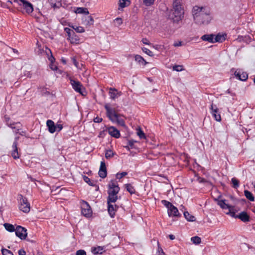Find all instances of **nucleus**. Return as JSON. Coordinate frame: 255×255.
Segmentation results:
<instances>
[{
	"label": "nucleus",
	"mask_w": 255,
	"mask_h": 255,
	"mask_svg": "<svg viewBox=\"0 0 255 255\" xmlns=\"http://www.w3.org/2000/svg\"><path fill=\"white\" fill-rule=\"evenodd\" d=\"M244 194L246 197L249 200L251 201H255V197L253 195V194L249 191L248 190H245L244 191Z\"/></svg>",
	"instance_id": "30"
},
{
	"label": "nucleus",
	"mask_w": 255,
	"mask_h": 255,
	"mask_svg": "<svg viewBox=\"0 0 255 255\" xmlns=\"http://www.w3.org/2000/svg\"><path fill=\"white\" fill-rule=\"evenodd\" d=\"M227 35L225 34H221L220 33L218 34L216 36H214V43L215 42H222L225 41L226 39V37Z\"/></svg>",
	"instance_id": "23"
},
{
	"label": "nucleus",
	"mask_w": 255,
	"mask_h": 255,
	"mask_svg": "<svg viewBox=\"0 0 255 255\" xmlns=\"http://www.w3.org/2000/svg\"><path fill=\"white\" fill-rule=\"evenodd\" d=\"M19 255H25L26 252L23 249H20L18 252Z\"/></svg>",
	"instance_id": "61"
},
{
	"label": "nucleus",
	"mask_w": 255,
	"mask_h": 255,
	"mask_svg": "<svg viewBox=\"0 0 255 255\" xmlns=\"http://www.w3.org/2000/svg\"><path fill=\"white\" fill-rule=\"evenodd\" d=\"M81 213L86 217H90L92 214V209L89 204L86 201H83L81 205Z\"/></svg>",
	"instance_id": "9"
},
{
	"label": "nucleus",
	"mask_w": 255,
	"mask_h": 255,
	"mask_svg": "<svg viewBox=\"0 0 255 255\" xmlns=\"http://www.w3.org/2000/svg\"><path fill=\"white\" fill-rule=\"evenodd\" d=\"M103 121L102 118L97 117L94 119V122L97 123H100Z\"/></svg>",
	"instance_id": "55"
},
{
	"label": "nucleus",
	"mask_w": 255,
	"mask_h": 255,
	"mask_svg": "<svg viewBox=\"0 0 255 255\" xmlns=\"http://www.w3.org/2000/svg\"><path fill=\"white\" fill-rule=\"evenodd\" d=\"M218 201L217 204L220 207L223 209H228V211L231 209L234 208V207L231 205H229L226 203V200H217Z\"/></svg>",
	"instance_id": "18"
},
{
	"label": "nucleus",
	"mask_w": 255,
	"mask_h": 255,
	"mask_svg": "<svg viewBox=\"0 0 255 255\" xmlns=\"http://www.w3.org/2000/svg\"><path fill=\"white\" fill-rule=\"evenodd\" d=\"M15 235L21 240L25 239L27 236L26 230L20 226H17L15 229Z\"/></svg>",
	"instance_id": "11"
},
{
	"label": "nucleus",
	"mask_w": 255,
	"mask_h": 255,
	"mask_svg": "<svg viewBox=\"0 0 255 255\" xmlns=\"http://www.w3.org/2000/svg\"><path fill=\"white\" fill-rule=\"evenodd\" d=\"M4 120L7 126H8L9 127L11 128L12 129H15L17 130V133L18 132L21 127V124L20 123L13 122L10 120V119L7 116L4 117Z\"/></svg>",
	"instance_id": "10"
},
{
	"label": "nucleus",
	"mask_w": 255,
	"mask_h": 255,
	"mask_svg": "<svg viewBox=\"0 0 255 255\" xmlns=\"http://www.w3.org/2000/svg\"><path fill=\"white\" fill-rule=\"evenodd\" d=\"M210 110H211V113L215 120L218 122H220L221 121V117L219 112V109L217 108L216 106L212 104L210 108Z\"/></svg>",
	"instance_id": "13"
},
{
	"label": "nucleus",
	"mask_w": 255,
	"mask_h": 255,
	"mask_svg": "<svg viewBox=\"0 0 255 255\" xmlns=\"http://www.w3.org/2000/svg\"><path fill=\"white\" fill-rule=\"evenodd\" d=\"M115 154V153H114L112 150H106L105 153V157L108 159H110L112 158L114 155Z\"/></svg>",
	"instance_id": "37"
},
{
	"label": "nucleus",
	"mask_w": 255,
	"mask_h": 255,
	"mask_svg": "<svg viewBox=\"0 0 255 255\" xmlns=\"http://www.w3.org/2000/svg\"><path fill=\"white\" fill-rule=\"evenodd\" d=\"M50 67L53 71H55L58 69L57 67L53 63H50Z\"/></svg>",
	"instance_id": "59"
},
{
	"label": "nucleus",
	"mask_w": 255,
	"mask_h": 255,
	"mask_svg": "<svg viewBox=\"0 0 255 255\" xmlns=\"http://www.w3.org/2000/svg\"><path fill=\"white\" fill-rule=\"evenodd\" d=\"M55 126H56V131L58 132L60 131L63 128V126L61 124H57Z\"/></svg>",
	"instance_id": "57"
},
{
	"label": "nucleus",
	"mask_w": 255,
	"mask_h": 255,
	"mask_svg": "<svg viewBox=\"0 0 255 255\" xmlns=\"http://www.w3.org/2000/svg\"><path fill=\"white\" fill-rule=\"evenodd\" d=\"M3 225L5 229L8 232H12L15 231V229L14 228V226L12 224L5 223Z\"/></svg>",
	"instance_id": "35"
},
{
	"label": "nucleus",
	"mask_w": 255,
	"mask_h": 255,
	"mask_svg": "<svg viewBox=\"0 0 255 255\" xmlns=\"http://www.w3.org/2000/svg\"><path fill=\"white\" fill-rule=\"evenodd\" d=\"M197 180L199 183H205L207 182L206 180L204 178L198 177Z\"/></svg>",
	"instance_id": "60"
},
{
	"label": "nucleus",
	"mask_w": 255,
	"mask_h": 255,
	"mask_svg": "<svg viewBox=\"0 0 255 255\" xmlns=\"http://www.w3.org/2000/svg\"><path fill=\"white\" fill-rule=\"evenodd\" d=\"M45 52L48 56V59L50 61L51 63H53L55 61V58L52 54L51 50L47 47H46Z\"/></svg>",
	"instance_id": "28"
},
{
	"label": "nucleus",
	"mask_w": 255,
	"mask_h": 255,
	"mask_svg": "<svg viewBox=\"0 0 255 255\" xmlns=\"http://www.w3.org/2000/svg\"><path fill=\"white\" fill-rule=\"evenodd\" d=\"M115 25L117 26L121 25L123 23V20L121 18L118 17L114 20Z\"/></svg>",
	"instance_id": "48"
},
{
	"label": "nucleus",
	"mask_w": 255,
	"mask_h": 255,
	"mask_svg": "<svg viewBox=\"0 0 255 255\" xmlns=\"http://www.w3.org/2000/svg\"><path fill=\"white\" fill-rule=\"evenodd\" d=\"M118 199L117 195H114L113 194H108L107 203H115L117 201Z\"/></svg>",
	"instance_id": "25"
},
{
	"label": "nucleus",
	"mask_w": 255,
	"mask_h": 255,
	"mask_svg": "<svg viewBox=\"0 0 255 255\" xmlns=\"http://www.w3.org/2000/svg\"><path fill=\"white\" fill-rule=\"evenodd\" d=\"M252 38L249 35L243 36V41L246 43H249L251 41Z\"/></svg>",
	"instance_id": "53"
},
{
	"label": "nucleus",
	"mask_w": 255,
	"mask_h": 255,
	"mask_svg": "<svg viewBox=\"0 0 255 255\" xmlns=\"http://www.w3.org/2000/svg\"><path fill=\"white\" fill-rule=\"evenodd\" d=\"M184 10L181 7L173 8L171 13L169 15L170 17L173 19L174 22H178L183 17Z\"/></svg>",
	"instance_id": "4"
},
{
	"label": "nucleus",
	"mask_w": 255,
	"mask_h": 255,
	"mask_svg": "<svg viewBox=\"0 0 255 255\" xmlns=\"http://www.w3.org/2000/svg\"><path fill=\"white\" fill-rule=\"evenodd\" d=\"M128 174V173L127 172H123L122 173H118L116 174V178L119 179H121L123 177L125 176Z\"/></svg>",
	"instance_id": "49"
},
{
	"label": "nucleus",
	"mask_w": 255,
	"mask_h": 255,
	"mask_svg": "<svg viewBox=\"0 0 255 255\" xmlns=\"http://www.w3.org/2000/svg\"><path fill=\"white\" fill-rule=\"evenodd\" d=\"M19 209L24 213H27L30 211V205L26 197L22 195H18Z\"/></svg>",
	"instance_id": "3"
},
{
	"label": "nucleus",
	"mask_w": 255,
	"mask_h": 255,
	"mask_svg": "<svg viewBox=\"0 0 255 255\" xmlns=\"http://www.w3.org/2000/svg\"><path fill=\"white\" fill-rule=\"evenodd\" d=\"M108 212L111 218H114L115 216V213L119 206L116 204L113 205L112 203L108 204Z\"/></svg>",
	"instance_id": "16"
},
{
	"label": "nucleus",
	"mask_w": 255,
	"mask_h": 255,
	"mask_svg": "<svg viewBox=\"0 0 255 255\" xmlns=\"http://www.w3.org/2000/svg\"><path fill=\"white\" fill-rule=\"evenodd\" d=\"M184 216L185 219L188 221L193 222L195 221L196 220V218L194 216L190 215L188 212H184Z\"/></svg>",
	"instance_id": "32"
},
{
	"label": "nucleus",
	"mask_w": 255,
	"mask_h": 255,
	"mask_svg": "<svg viewBox=\"0 0 255 255\" xmlns=\"http://www.w3.org/2000/svg\"><path fill=\"white\" fill-rule=\"evenodd\" d=\"M232 183L233 184L232 187L235 189L239 187V181L236 178H232Z\"/></svg>",
	"instance_id": "38"
},
{
	"label": "nucleus",
	"mask_w": 255,
	"mask_h": 255,
	"mask_svg": "<svg viewBox=\"0 0 255 255\" xmlns=\"http://www.w3.org/2000/svg\"><path fill=\"white\" fill-rule=\"evenodd\" d=\"M214 36L213 34H205L201 37V39L205 41H208L210 43H214Z\"/></svg>",
	"instance_id": "22"
},
{
	"label": "nucleus",
	"mask_w": 255,
	"mask_h": 255,
	"mask_svg": "<svg viewBox=\"0 0 255 255\" xmlns=\"http://www.w3.org/2000/svg\"><path fill=\"white\" fill-rule=\"evenodd\" d=\"M46 125L48 128V131L51 133H53L56 131V126L53 121L48 120L46 122Z\"/></svg>",
	"instance_id": "19"
},
{
	"label": "nucleus",
	"mask_w": 255,
	"mask_h": 255,
	"mask_svg": "<svg viewBox=\"0 0 255 255\" xmlns=\"http://www.w3.org/2000/svg\"><path fill=\"white\" fill-rule=\"evenodd\" d=\"M125 187L127 190L130 193V194H132L135 193V189L134 187L130 184H125Z\"/></svg>",
	"instance_id": "36"
},
{
	"label": "nucleus",
	"mask_w": 255,
	"mask_h": 255,
	"mask_svg": "<svg viewBox=\"0 0 255 255\" xmlns=\"http://www.w3.org/2000/svg\"><path fill=\"white\" fill-rule=\"evenodd\" d=\"M135 60L139 64L142 65H145L147 63L146 61L143 59L142 57L139 55H135L134 56Z\"/></svg>",
	"instance_id": "26"
},
{
	"label": "nucleus",
	"mask_w": 255,
	"mask_h": 255,
	"mask_svg": "<svg viewBox=\"0 0 255 255\" xmlns=\"http://www.w3.org/2000/svg\"><path fill=\"white\" fill-rule=\"evenodd\" d=\"M168 215L169 217H176L181 216V214L179 213L178 209L174 205L168 210Z\"/></svg>",
	"instance_id": "17"
},
{
	"label": "nucleus",
	"mask_w": 255,
	"mask_h": 255,
	"mask_svg": "<svg viewBox=\"0 0 255 255\" xmlns=\"http://www.w3.org/2000/svg\"><path fill=\"white\" fill-rule=\"evenodd\" d=\"M75 12L76 13H84L87 15L89 13L88 8L86 7H77Z\"/></svg>",
	"instance_id": "27"
},
{
	"label": "nucleus",
	"mask_w": 255,
	"mask_h": 255,
	"mask_svg": "<svg viewBox=\"0 0 255 255\" xmlns=\"http://www.w3.org/2000/svg\"><path fill=\"white\" fill-rule=\"evenodd\" d=\"M173 70L177 72L181 71L183 70V66L180 65H175L173 66Z\"/></svg>",
	"instance_id": "46"
},
{
	"label": "nucleus",
	"mask_w": 255,
	"mask_h": 255,
	"mask_svg": "<svg viewBox=\"0 0 255 255\" xmlns=\"http://www.w3.org/2000/svg\"><path fill=\"white\" fill-rule=\"evenodd\" d=\"M234 75L237 79L242 81H246L248 78V73L241 69L236 71Z\"/></svg>",
	"instance_id": "12"
},
{
	"label": "nucleus",
	"mask_w": 255,
	"mask_h": 255,
	"mask_svg": "<svg viewBox=\"0 0 255 255\" xmlns=\"http://www.w3.org/2000/svg\"><path fill=\"white\" fill-rule=\"evenodd\" d=\"M161 203L168 209V210H169L170 208L172 207V206L173 205L170 202L166 201L165 200H162L161 201Z\"/></svg>",
	"instance_id": "41"
},
{
	"label": "nucleus",
	"mask_w": 255,
	"mask_h": 255,
	"mask_svg": "<svg viewBox=\"0 0 255 255\" xmlns=\"http://www.w3.org/2000/svg\"><path fill=\"white\" fill-rule=\"evenodd\" d=\"M64 30L67 33L68 36V39L70 40L71 43L75 44L79 43V37L75 34L73 30L66 27L64 28Z\"/></svg>",
	"instance_id": "7"
},
{
	"label": "nucleus",
	"mask_w": 255,
	"mask_h": 255,
	"mask_svg": "<svg viewBox=\"0 0 255 255\" xmlns=\"http://www.w3.org/2000/svg\"><path fill=\"white\" fill-rule=\"evenodd\" d=\"M142 42L145 44H147V45H149V42H148V41L147 39H142Z\"/></svg>",
	"instance_id": "64"
},
{
	"label": "nucleus",
	"mask_w": 255,
	"mask_h": 255,
	"mask_svg": "<svg viewBox=\"0 0 255 255\" xmlns=\"http://www.w3.org/2000/svg\"><path fill=\"white\" fill-rule=\"evenodd\" d=\"M136 133L137 135L140 139H144L145 138V135L143 131L140 128H138L137 129Z\"/></svg>",
	"instance_id": "40"
},
{
	"label": "nucleus",
	"mask_w": 255,
	"mask_h": 255,
	"mask_svg": "<svg viewBox=\"0 0 255 255\" xmlns=\"http://www.w3.org/2000/svg\"><path fill=\"white\" fill-rule=\"evenodd\" d=\"M182 5L181 4L180 0H174L173 3V8H176L179 7H181Z\"/></svg>",
	"instance_id": "45"
},
{
	"label": "nucleus",
	"mask_w": 255,
	"mask_h": 255,
	"mask_svg": "<svg viewBox=\"0 0 255 255\" xmlns=\"http://www.w3.org/2000/svg\"><path fill=\"white\" fill-rule=\"evenodd\" d=\"M194 20L198 25L207 24L211 20L210 9L206 7L195 5L192 9Z\"/></svg>",
	"instance_id": "1"
},
{
	"label": "nucleus",
	"mask_w": 255,
	"mask_h": 255,
	"mask_svg": "<svg viewBox=\"0 0 255 255\" xmlns=\"http://www.w3.org/2000/svg\"><path fill=\"white\" fill-rule=\"evenodd\" d=\"M86 21H87V24L89 25H92L93 24L94 20L92 16H88L86 19Z\"/></svg>",
	"instance_id": "47"
},
{
	"label": "nucleus",
	"mask_w": 255,
	"mask_h": 255,
	"mask_svg": "<svg viewBox=\"0 0 255 255\" xmlns=\"http://www.w3.org/2000/svg\"><path fill=\"white\" fill-rule=\"evenodd\" d=\"M109 95L111 99H115L118 97L117 90L115 88H110L109 91Z\"/></svg>",
	"instance_id": "34"
},
{
	"label": "nucleus",
	"mask_w": 255,
	"mask_h": 255,
	"mask_svg": "<svg viewBox=\"0 0 255 255\" xmlns=\"http://www.w3.org/2000/svg\"><path fill=\"white\" fill-rule=\"evenodd\" d=\"M142 50L143 52L145 53L150 56H153L154 55L153 52L147 48L143 47L142 48Z\"/></svg>",
	"instance_id": "42"
},
{
	"label": "nucleus",
	"mask_w": 255,
	"mask_h": 255,
	"mask_svg": "<svg viewBox=\"0 0 255 255\" xmlns=\"http://www.w3.org/2000/svg\"><path fill=\"white\" fill-rule=\"evenodd\" d=\"M19 2H20V0H7V2L9 3L10 4L17 3V4H18Z\"/></svg>",
	"instance_id": "56"
},
{
	"label": "nucleus",
	"mask_w": 255,
	"mask_h": 255,
	"mask_svg": "<svg viewBox=\"0 0 255 255\" xmlns=\"http://www.w3.org/2000/svg\"><path fill=\"white\" fill-rule=\"evenodd\" d=\"M1 253L2 255H13V253L11 251L5 249H1Z\"/></svg>",
	"instance_id": "43"
},
{
	"label": "nucleus",
	"mask_w": 255,
	"mask_h": 255,
	"mask_svg": "<svg viewBox=\"0 0 255 255\" xmlns=\"http://www.w3.org/2000/svg\"><path fill=\"white\" fill-rule=\"evenodd\" d=\"M99 175L100 177L104 178L107 176V172L106 164L104 161H102L100 163V169L99 171Z\"/></svg>",
	"instance_id": "14"
},
{
	"label": "nucleus",
	"mask_w": 255,
	"mask_h": 255,
	"mask_svg": "<svg viewBox=\"0 0 255 255\" xmlns=\"http://www.w3.org/2000/svg\"><path fill=\"white\" fill-rule=\"evenodd\" d=\"M130 3L129 0H119V6L121 8H124L128 6Z\"/></svg>",
	"instance_id": "33"
},
{
	"label": "nucleus",
	"mask_w": 255,
	"mask_h": 255,
	"mask_svg": "<svg viewBox=\"0 0 255 255\" xmlns=\"http://www.w3.org/2000/svg\"><path fill=\"white\" fill-rule=\"evenodd\" d=\"M44 52L43 50L41 49V48H38V49L37 50H36V53L38 54V55H40L41 54H42V53Z\"/></svg>",
	"instance_id": "62"
},
{
	"label": "nucleus",
	"mask_w": 255,
	"mask_h": 255,
	"mask_svg": "<svg viewBox=\"0 0 255 255\" xmlns=\"http://www.w3.org/2000/svg\"><path fill=\"white\" fill-rule=\"evenodd\" d=\"M156 255H165L162 248L159 246V243H158V249Z\"/></svg>",
	"instance_id": "51"
},
{
	"label": "nucleus",
	"mask_w": 255,
	"mask_h": 255,
	"mask_svg": "<svg viewBox=\"0 0 255 255\" xmlns=\"http://www.w3.org/2000/svg\"><path fill=\"white\" fill-rule=\"evenodd\" d=\"M75 31L78 33H83L85 29L82 26H75Z\"/></svg>",
	"instance_id": "52"
},
{
	"label": "nucleus",
	"mask_w": 255,
	"mask_h": 255,
	"mask_svg": "<svg viewBox=\"0 0 255 255\" xmlns=\"http://www.w3.org/2000/svg\"><path fill=\"white\" fill-rule=\"evenodd\" d=\"M18 5L21 7V8H23L28 14L32 13L33 11L32 4L26 0H20V2Z\"/></svg>",
	"instance_id": "8"
},
{
	"label": "nucleus",
	"mask_w": 255,
	"mask_h": 255,
	"mask_svg": "<svg viewBox=\"0 0 255 255\" xmlns=\"http://www.w3.org/2000/svg\"><path fill=\"white\" fill-rule=\"evenodd\" d=\"M107 130L111 136L116 138H118L120 137V131L114 127H110L108 128Z\"/></svg>",
	"instance_id": "15"
},
{
	"label": "nucleus",
	"mask_w": 255,
	"mask_h": 255,
	"mask_svg": "<svg viewBox=\"0 0 255 255\" xmlns=\"http://www.w3.org/2000/svg\"><path fill=\"white\" fill-rule=\"evenodd\" d=\"M70 83L72 86V88L75 91L79 93L83 96L85 95V89L80 82L71 79Z\"/></svg>",
	"instance_id": "6"
},
{
	"label": "nucleus",
	"mask_w": 255,
	"mask_h": 255,
	"mask_svg": "<svg viewBox=\"0 0 255 255\" xmlns=\"http://www.w3.org/2000/svg\"><path fill=\"white\" fill-rule=\"evenodd\" d=\"M237 217L244 222L250 221V217L246 212H242L238 215H237Z\"/></svg>",
	"instance_id": "21"
},
{
	"label": "nucleus",
	"mask_w": 255,
	"mask_h": 255,
	"mask_svg": "<svg viewBox=\"0 0 255 255\" xmlns=\"http://www.w3.org/2000/svg\"><path fill=\"white\" fill-rule=\"evenodd\" d=\"M173 45L174 46H175V47L181 46L182 45V42L181 41H179L178 42L174 43Z\"/></svg>",
	"instance_id": "63"
},
{
	"label": "nucleus",
	"mask_w": 255,
	"mask_h": 255,
	"mask_svg": "<svg viewBox=\"0 0 255 255\" xmlns=\"http://www.w3.org/2000/svg\"><path fill=\"white\" fill-rule=\"evenodd\" d=\"M143 2L146 6H149L154 3V0H143Z\"/></svg>",
	"instance_id": "44"
},
{
	"label": "nucleus",
	"mask_w": 255,
	"mask_h": 255,
	"mask_svg": "<svg viewBox=\"0 0 255 255\" xmlns=\"http://www.w3.org/2000/svg\"><path fill=\"white\" fill-rule=\"evenodd\" d=\"M108 193L114 195H117L120 189L116 180H111L108 184Z\"/></svg>",
	"instance_id": "5"
},
{
	"label": "nucleus",
	"mask_w": 255,
	"mask_h": 255,
	"mask_svg": "<svg viewBox=\"0 0 255 255\" xmlns=\"http://www.w3.org/2000/svg\"><path fill=\"white\" fill-rule=\"evenodd\" d=\"M191 241L192 242L193 244L196 245H198L200 244L201 242V238L198 236L193 237L191 239Z\"/></svg>",
	"instance_id": "39"
},
{
	"label": "nucleus",
	"mask_w": 255,
	"mask_h": 255,
	"mask_svg": "<svg viewBox=\"0 0 255 255\" xmlns=\"http://www.w3.org/2000/svg\"><path fill=\"white\" fill-rule=\"evenodd\" d=\"M134 142H135V141H134L133 140H128V145L130 146L131 148H132Z\"/></svg>",
	"instance_id": "58"
},
{
	"label": "nucleus",
	"mask_w": 255,
	"mask_h": 255,
	"mask_svg": "<svg viewBox=\"0 0 255 255\" xmlns=\"http://www.w3.org/2000/svg\"><path fill=\"white\" fill-rule=\"evenodd\" d=\"M76 255H86V253L84 250H80L76 252Z\"/></svg>",
	"instance_id": "54"
},
{
	"label": "nucleus",
	"mask_w": 255,
	"mask_h": 255,
	"mask_svg": "<svg viewBox=\"0 0 255 255\" xmlns=\"http://www.w3.org/2000/svg\"><path fill=\"white\" fill-rule=\"evenodd\" d=\"M48 1L54 8H59L62 5L61 0H48Z\"/></svg>",
	"instance_id": "24"
},
{
	"label": "nucleus",
	"mask_w": 255,
	"mask_h": 255,
	"mask_svg": "<svg viewBox=\"0 0 255 255\" xmlns=\"http://www.w3.org/2000/svg\"><path fill=\"white\" fill-rule=\"evenodd\" d=\"M227 214L230 215L232 217H234L235 218H238L237 217V215L236 214L235 212L234 211V208L231 209L230 210L228 211V212L226 213Z\"/></svg>",
	"instance_id": "50"
},
{
	"label": "nucleus",
	"mask_w": 255,
	"mask_h": 255,
	"mask_svg": "<svg viewBox=\"0 0 255 255\" xmlns=\"http://www.w3.org/2000/svg\"><path fill=\"white\" fill-rule=\"evenodd\" d=\"M84 181L91 186H95L96 185V183L94 180H91V179L87 176L84 175L83 176Z\"/></svg>",
	"instance_id": "31"
},
{
	"label": "nucleus",
	"mask_w": 255,
	"mask_h": 255,
	"mask_svg": "<svg viewBox=\"0 0 255 255\" xmlns=\"http://www.w3.org/2000/svg\"><path fill=\"white\" fill-rule=\"evenodd\" d=\"M17 140H15L12 144L13 150L11 152V156L15 159H18L19 157V155H18V150H17Z\"/></svg>",
	"instance_id": "20"
},
{
	"label": "nucleus",
	"mask_w": 255,
	"mask_h": 255,
	"mask_svg": "<svg viewBox=\"0 0 255 255\" xmlns=\"http://www.w3.org/2000/svg\"><path fill=\"white\" fill-rule=\"evenodd\" d=\"M106 110V115L109 119L112 122H117V123L122 127H125V123L123 119L119 118V115L117 113L118 110L115 108L111 107L109 104L104 106Z\"/></svg>",
	"instance_id": "2"
},
{
	"label": "nucleus",
	"mask_w": 255,
	"mask_h": 255,
	"mask_svg": "<svg viewBox=\"0 0 255 255\" xmlns=\"http://www.w3.org/2000/svg\"><path fill=\"white\" fill-rule=\"evenodd\" d=\"M92 253L95 254H102L104 252V248L102 247L98 246L92 249Z\"/></svg>",
	"instance_id": "29"
}]
</instances>
